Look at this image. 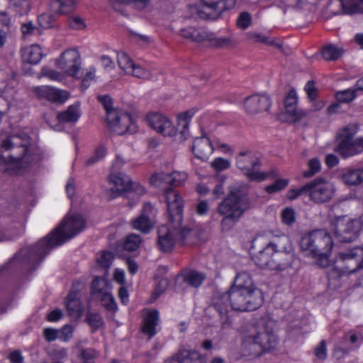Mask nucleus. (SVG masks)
<instances>
[{
	"instance_id": "f257e3e1",
	"label": "nucleus",
	"mask_w": 363,
	"mask_h": 363,
	"mask_svg": "<svg viewBox=\"0 0 363 363\" xmlns=\"http://www.w3.org/2000/svg\"><path fill=\"white\" fill-rule=\"evenodd\" d=\"M40 160V150L28 134L23 133L0 138V164L2 170L9 174H24Z\"/></svg>"
},
{
	"instance_id": "f03ea898",
	"label": "nucleus",
	"mask_w": 363,
	"mask_h": 363,
	"mask_svg": "<svg viewBox=\"0 0 363 363\" xmlns=\"http://www.w3.org/2000/svg\"><path fill=\"white\" fill-rule=\"evenodd\" d=\"M275 323L269 318H261L247 324L241 332L240 350L243 356H259L275 347L277 337L274 331Z\"/></svg>"
},
{
	"instance_id": "7ed1b4c3",
	"label": "nucleus",
	"mask_w": 363,
	"mask_h": 363,
	"mask_svg": "<svg viewBox=\"0 0 363 363\" xmlns=\"http://www.w3.org/2000/svg\"><path fill=\"white\" fill-rule=\"evenodd\" d=\"M86 225L85 220L79 213L69 212L62 223L48 236L41 239L32 251L43 259L50 251L75 237Z\"/></svg>"
},
{
	"instance_id": "20e7f679",
	"label": "nucleus",
	"mask_w": 363,
	"mask_h": 363,
	"mask_svg": "<svg viewBox=\"0 0 363 363\" xmlns=\"http://www.w3.org/2000/svg\"><path fill=\"white\" fill-rule=\"evenodd\" d=\"M333 241L330 234L323 230H315L306 233L300 240L302 254L315 260L322 268L329 266Z\"/></svg>"
},
{
	"instance_id": "39448f33",
	"label": "nucleus",
	"mask_w": 363,
	"mask_h": 363,
	"mask_svg": "<svg viewBox=\"0 0 363 363\" xmlns=\"http://www.w3.org/2000/svg\"><path fill=\"white\" fill-rule=\"evenodd\" d=\"M250 206L246 194L239 189L231 190L217 207L218 213L223 217L220 223L222 228H232Z\"/></svg>"
},
{
	"instance_id": "423d86ee",
	"label": "nucleus",
	"mask_w": 363,
	"mask_h": 363,
	"mask_svg": "<svg viewBox=\"0 0 363 363\" xmlns=\"http://www.w3.org/2000/svg\"><path fill=\"white\" fill-rule=\"evenodd\" d=\"M363 268V247H356L341 253L328 272L330 279L350 274Z\"/></svg>"
},
{
	"instance_id": "0eeeda50",
	"label": "nucleus",
	"mask_w": 363,
	"mask_h": 363,
	"mask_svg": "<svg viewBox=\"0 0 363 363\" xmlns=\"http://www.w3.org/2000/svg\"><path fill=\"white\" fill-rule=\"evenodd\" d=\"M236 0H201L200 5L189 6L191 16L201 19L217 18L223 11L230 9Z\"/></svg>"
},
{
	"instance_id": "6e6552de",
	"label": "nucleus",
	"mask_w": 363,
	"mask_h": 363,
	"mask_svg": "<svg viewBox=\"0 0 363 363\" xmlns=\"http://www.w3.org/2000/svg\"><path fill=\"white\" fill-rule=\"evenodd\" d=\"M289 242V238L284 235L275 238L264 248L252 257L253 261L257 266L262 268L278 269L279 267L274 264L272 255L274 253L286 251Z\"/></svg>"
},
{
	"instance_id": "1a4fd4ad",
	"label": "nucleus",
	"mask_w": 363,
	"mask_h": 363,
	"mask_svg": "<svg viewBox=\"0 0 363 363\" xmlns=\"http://www.w3.org/2000/svg\"><path fill=\"white\" fill-rule=\"evenodd\" d=\"M333 232L340 242H352L357 238L362 224L359 219L346 216L336 218L333 222Z\"/></svg>"
},
{
	"instance_id": "9d476101",
	"label": "nucleus",
	"mask_w": 363,
	"mask_h": 363,
	"mask_svg": "<svg viewBox=\"0 0 363 363\" xmlns=\"http://www.w3.org/2000/svg\"><path fill=\"white\" fill-rule=\"evenodd\" d=\"M56 67L67 77L78 79L82 69V57L77 48H68L55 60Z\"/></svg>"
},
{
	"instance_id": "9b49d317",
	"label": "nucleus",
	"mask_w": 363,
	"mask_h": 363,
	"mask_svg": "<svg viewBox=\"0 0 363 363\" xmlns=\"http://www.w3.org/2000/svg\"><path fill=\"white\" fill-rule=\"evenodd\" d=\"M236 164L250 181L259 182L267 179L269 176V173L258 170L260 161L251 152H240L237 157Z\"/></svg>"
},
{
	"instance_id": "f8f14e48",
	"label": "nucleus",
	"mask_w": 363,
	"mask_h": 363,
	"mask_svg": "<svg viewBox=\"0 0 363 363\" xmlns=\"http://www.w3.org/2000/svg\"><path fill=\"white\" fill-rule=\"evenodd\" d=\"M231 308L236 311H254L262 303V293L251 294L249 291L231 287L228 291Z\"/></svg>"
},
{
	"instance_id": "ddd939ff",
	"label": "nucleus",
	"mask_w": 363,
	"mask_h": 363,
	"mask_svg": "<svg viewBox=\"0 0 363 363\" xmlns=\"http://www.w3.org/2000/svg\"><path fill=\"white\" fill-rule=\"evenodd\" d=\"M108 128L115 133L123 135L133 134L138 131V125L132 116L122 111H109L106 117Z\"/></svg>"
},
{
	"instance_id": "4468645a",
	"label": "nucleus",
	"mask_w": 363,
	"mask_h": 363,
	"mask_svg": "<svg viewBox=\"0 0 363 363\" xmlns=\"http://www.w3.org/2000/svg\"><path fill=\"white\" fill-rule=\"evenodd\" d=\"M307 187L310 200L315 203L330 201L336 191L334 184L323 178H317L308 182Z\"/></svg>"
},
{
	"instance_id": "2eb2a0df",
	"label": "nucleus",
	"mask_w": 363,
	"mask_h": 363,
	"mask_svg": "<svg viewBox=\"0 0 363 363\" xmlns=\"http://www.w3.org/2000/svg\"><path fill=\"white\" fill-rule=\"evenodd\" d=\"M145 121L152 130L164 137L173 138L177 134V128L172 121L162 113H148Z\"/></svg>"
},
{
	"instance_id": "dca6fc26",
	"label": "nucleus",
	"mask_w": 363,
	"mask_h": 363,
	"mask_svg": "<svg viewBox=\"0 0 363 363\" xmlns=\"http://www.w3.org/2000/svg\"><path fill=\"white\" fill-rule=\"evenodd\" d=\"M164 196L170 221L175 223L177 228L182 220L183 199L177 191L172 188L166 190Z\"/></svg>"
},
{
	"instance_id": "f3484780",
	"label": "nucleus",
	"mask_w": 363,
	"mask_h": 363,
	"mask_svg": "<svg viewBox=\"0 0 363 363\" xmlns=\"http://www.w3.org/2000/svg\"><path fill=\"white\" fill-rule=\"evenodd\" d=\"M33 91L36 97L39 99L45 100L56 104H64L70 96L67 91L57 89L51 86H35L33 88Z\"/></svg>"
},
{
	"instance_id": "a211bd4d",
	"label": "nucleus",
	"mask_w": 363,
	"mask_h": 363,
	"mask_svg": "<svg viewBox=\"0 0 363 363\" xmlns=\"http://www.w3.org/2000/svg\"><path fill=\"white\" fill-rule=\"evenodd\" d=\"M272 106V100L267 94H256L245 99L243 108L250 115L267 111Z\"/></svg>"
},
{
	"instance_id": "6ab92c4d",
	"label": "nucleus",
	"mask_w": 363,
	"mask_h": 363,
	"mask_svg": "<svg viewBox=\"0 0 363 363\" xmlns=\"http://www.w3.org/2000/svg\"><path fill=\"white\" fill-rule=\"evenodd\" d=\"M177 226L170 221L168 225H162L158 229L157 245L162 252H170L177 242L176 231Z\"/></svg>"
},
{
	"instance_id": "aec40b11",
	"label": "nucleus",
	"mask_w": 363,
	"mask_h": 363,
	"mask_svg": "<svg viewBox=\"0 0 363 363\" xmlns=\"http://www.w3.org/2000/svg\"><path fill=\"white\" fill-rule=\"evenodd\" d=\"M108 185L113 197H117L121 193L130 191L133 187L129 177L121 172H111L108 177Z\"/></svg>"
},
{
	"instance_id": "412c9836",
	"label": "nucleus",
	"mask_w": 363,
	"mask_h": 363,
	"mask_svg": "<svg viewBox=\"0 0 363 363\" xmlns=\"http://www.w3.org/2000/svg\"><path fill=\"white\" fill-rule=\"evenodd\" d=\"M335 151L343 157H349L363 152V136L356 139L340 140Z\"/></svg>"
},
{
	"instance_id": "4be33fe9",
	"label": "nucleus",
	"mask_w": 363,
	"mask_h": 363,
	"mask_svg": "<svg viewBox=\"0 0 363 363\" xmlns=\"http://www.w3.org/2000/svg\"><path fill=\"white\" fill-rule=\"evenodd\" d=\"M213 150L212 142L205 136L196 138L191 147L195 157L203 161L207 160L210 157Z\"/></svg>"
},
{
	"instance_id": "5701e85b",
	"label": "nucleus",
	"mask_w": 363,
	"mask_h": 363,
	"mask_svg": "<svg viewBox=\"0 0 363 363\" xmlns=\"http://www.w3.org/2000/svg\"><path fill=\"white\" fill-rule=\"evenodd\" d=\"M298 96L294 89L289 91L285 99L286 112L292 118V120L298 121L306 116V113L297 106Z\"/></svg>"
},
{
	"instance_id": "b1692460",
	"label": "nucleus",
	"mask_w": 363,
	"mask_h": 363,
	"mask_svg": "<svg viewBox=\"0 0 363 363\" xmlns=\"http://www.w3.org/2000/svg\"><path fill=\"white\" fill-rule=\"evenodd\" d=\"M231 287L242 291H249L251 294L262 293L255 286L252 277L246 272H240L236 275L234 284Z\"/></svg>"
},
{
	"instance_id": "393cba45",
	"label": "nucleus",
	"mask_w": 363,
	"mask_h": 363,
	"mask_svg": "<svg viewBox=\"0 0 363 363\" xmlns=\"http://www.w3.org/2000/svg\"><path fill=\"white\" fill-rule=\"evenodd\" d=\"M159 324V313L157 311L152 310L147 311L144 318L141 328L143 334L148 336L150 339L157 333V327Z\"/></svg>"
},
{
	"instance_id": "a878e982",
	"label": "nucleus",
	"mask_w": 363,
	"mask_h": 363,
	"mask_svg": "<svg viewBox=\"0 0 363 363\" xmlns=\"http://www.w3.org/2000/svg\"><path fill=\"white\" fill-rule=\"evenodd\" d=\"M65 306L69 315L72 318H79L81 317L83 308L77 292L72 290L67 295Z\"/></svg>"
},
{
	"instance_id": "bb28decb",
	"label": "nucleus",
	"mask_w": 363,
	"mask_h": 363,
	"mask_svg": "<svg viewBox=\"0 0 363 363\" xmlns=\"http://www.w3.org/2000/svg\"><path fill=\"white\" fill-rule=\"evenodd\" d=\"M180 34L183 38L195 42H203L213 40V33L205 30L203 28L188 27L181 30Z\"/></svg>"
},
{
	"instance_id": "cd10ccee",
	"label": "nucleus",
	"mask_w": 363,
	"mask_h": 363,
	"mask_svg": "<svg viewBox=\"0 0 363 363\" xmlns=\"http://www.w3.org/2000/svg\"><path fill=\"white\" fill-rule=\"evenodd\" d=\"M21 53L22 60L31 65L39 63L43 56L41 48L35 44L22 48Z\"/></svg>"
},
{
	"instance_id": "c85d7f7f",
	"label": "nucleus",
	"mask_w": 363,
	"mask_h": 363,
	"mask_svg": "<svg viewBox=\"0 0 363 363\" xmlns=\"http://www.w3.org/2000/svg\"><path fill=\"white\" fill-rule=\"evenodd\" d=\"M172 363H205L199 352L186 350H180L172 357Z\"/></svg>"
},
{
	"instance_id": "c756f323",
	"label": "nucleus",
	"mask_w": 363,
	"mask_h": 363,
	"mask_svg": "<svg viewBox=\"0 0 363 363\" xmlns=\"http://www.w3.org/2000/svg\"><path fill=\"white\" fill-rule=\"evenodd\" d=\"M343 182L348 186H357L363 182V168H347L342 174Z\"/></svg>"
},
{
	"instance_id": "7c9ffc66",
	"label": "nucleus",
	"mask_w": 363,
	"mask_h": 363,
	"mask_svg": "<svg viewBox=\"0 0 363 363\" xmlns=\"http://www.w3.org/2000/svg\"><path fill=\"white\" fill-rule=\"evenodd\" d=\"M76 7V0H53L50 9L56 15H66L72 13Z\"/></svg>"
},
{
	"instance_id": "2f4dec72",
	"label": "nucleus",
	"mask_w": 363,
	"mask_h": 363,
	"mask_svg": "<svg viewBox=\"0 0 363 363\" xmlns=\"http://www.w3.org/2000/svg\"><path fill=\"white\" fill-rule=\"evenodd\" d=\"M154 221L147 215H140L131 221L132 228L143 233H148L154 227Z\"/></svg>"
},
{
	"instance_id": "473e14b6",
	"label": "nucleus",
	"mask_w": 363,
	"mask_h": 363,
	"mask_svg": "<svg viewBox=\"0 0 363 363\" xmlns=\"http://www.w3.org/2000/svg\"><path fill=\"white\" fill-rule=\"evenodd\" d=\"M81 113L78 105H71L67 109L57 114V119L62 123L76 122L80 118Z\"/></svg>"
},
{
	"instance_id": "72a5a7b5",
	"label": "nucleus",
	"mask_w": 363,
	"mask_h": 363,
	"mask_svg": "<svg viewBox=\"0 0 363 363\" xmlns=\"http://www.w3.org/2000/svg\"><path fill=\"white\" fill-rule=\"evenodd\" d=\"M228 291L216 296L213 299L214 308L218 311L220 315L228 313L231 307L230 298Z\"/></svg>"
},
{
	"instance_id": "f704fd0d",
	"label": "nucleus",
	"mask_w": 363,
	"mask_h": 363,
	"mask_svg": "<svg viewBox=\"0 0 363 363\" xmlns=\"http://www.w3.org/2000/svg\"><path fill=\"white\" fill-rule=\"evenodd\" d=\"M343 52L341 47L328 44L323 48L322 56L327 61H333L337 60L343 54Z\"/></svg>"
},
{
	"instance_id": "c9c22d12",
	"label": "nucleus",
	"mask_w": 363,
	"mask_h": 363,
	"mask_svg": "<svg viewBox=\"0 0 363 363\" xmlns=\"http://www.w3.org/2000/svg\"><path fill=\"white\" fill-rule=\"evenodd\" d=\"M359 130V126L357 123H350L342 127L338 130L337 140H347L353 139L354 136L357 133Z\"/></svg>"
},
{
	"instance_id": "e433bc0d",
	"label": "nucleus",
	"mask_w": 363,
	"mask_h": 363,
	"mask_svg": "<svg viewBox=\"0 0 363 363\" xmlns=\"http://www.w3.org/2000/svg\"><path fill=\"white\" fill-rule=\"evenodd\" d=\"M169 174L168 184L174 187H180L185 184L189 175L184 171L174 170Z\"/></svg>"
},
{
	"instance_id": "4c0bfd02",
	"label": "nucleus",
	"mask_w": 363,
	"mask_h": 363,
	"mask_svg": "<svg viewBox=\"0 0 363 363\" xmlns=\"http://www.w3.org/2000/svg\"><path fill=\"white\" fill-rule=\"evenodd\" d=\"M130 75L145 80H156L157 73L152 72L150 70L145 69L138 65H134L130 74Z\"/></svg>"
},
{
	"instance_id": "58836bf2",
	"label": "nucleus",
	"mask_w": 363,
	"mask_h": 363,
	"mask_svg": "<svg viewBox=\"0 0 363 363\" xmlns=\"http://www.w3.org/2000/svg\"><path fill=\"white\" fill-rule=\"evenodd\" d=\"M347 13L363 12V0H339Z\"/></svg>"
},
{
	"instance_id": "ea45409f",
	"label": "nucleus",
	"mask_w": 363,
	"mask_h": 363,
	"mask_svg": "<svg viewBox=\"0 0 363 363\" xmlns=\"http://www.w3.org/2000/svg\"><path fill=\"white\" fill-rule=\"evenodd\" d=\"M117 61L119 67L127 74H129L135 63L131 58L124 52H117Z\"/></svg>"
},
{
	"instance_id": "a19ab883",
	"label": "nucleus",
	"mask_w": 363,
	"mask_h": 363,
	"mask_svg": "<svg viewBox=\"0 0 363 363\" xmlns=\"http://www.w3.org/2000/svg\"><path fill=\"white\" fill-rule=\"evenodd\" d=\"M114 259L113 254L110 251H102L96 255V259L97 264L105 269H107L111 265Z\"/></svg>"
},
{
	"instance_id": "79ce46f5",
	"label": "nucleus",
	"mask_w": 363,
	"mask_h": 363,
	"mask_svg": "<svg viewBox=\"0 0 363 363\" xmlns=\"http://www.w3.org/2000/svg\"><path fill=\"white\" fill-rule=\"evenodd\" d=\"M354 88L338 91L335 93L336 99L340 103H349L352 101L357 96Z\"/></svg>"
},
{
	"instance_id": "37998d69",
	"label": "nucleus",
	"mask_w": 363,
	"mask_h": 363,
	"mask_svg": "<svg viewBox=\"0 0 363 363\" xmlns=\"http://www.w3.org/2000/svg\"><path fill=\"white\" fill-rule=\"evenodd\" d=\"M206 277L203 274L196 271H191L184 276V281L194 287H199L204 281Z\"/></svg>"
},
{
	"instance_id": "c03bdc74",
	"label": "nucleus",
	"mask_w": 363,
	"mask_h": 363,
	"mask_svg": "<svg viewBox=\"0 0 363 363\" xmlns=\"http://www.w3.org/2000/svg\"><path fill=\"white\" fill-rule=\"evenodd\" d=\"M198 109L196 108H191L185 111L179 113L177 115V125H189L192 118L197 113Z\"/></svg>"
},
{
	"instance_id": "a18cd8bd",
	"label": "nucleus",
	"mask_w": 363,
	"mask_h": 363,
	"mask_svg": "<svg viewBox=\"0 0 363 363\" xmlns=\"http://www.w3.org/2000/svg\"><path fill=\"white\" fill-rule=\"evenodd\" d=\"M101 301L102 305L106 310L113 313H115L118 310L117 303L111 291H104V293L101 294Z\"/></svg>"
},
{
	"instance_id": "49530a36",
	"label": "nucleus",
	"mask_w": 363,
	"mask_h": 363,
	"mask_svg": "<svg viewBox=\"0 0 363 363\" xmlns=\"http://www.w3.org/2000/svg\"><path fill=\"white\" fill-rule=\"evenodd\" d=\"M289 184L288 179H278L270 185L264 187L265 191L269 194H275L284 190Z\"/></svg>"
},
{
	"instance_id": "de8ad7c7",
	"label": "nucleus",
	"mask_w": 363,
	"mask_h": 363,
	"mask_svg": "<svg viewBox=\"0 0 363 363\" xmlns=\"http://www.w3.org/2000/svg\"><path fill=\"white\" fill-rule=\"evenodd\" d=\"M42 75L51 81H55L62 83L65 81L66 77H67L62 71H57L50 68H43L42 69Z\"/></svg>"
},
{
	"instance_id": "09e8293b",
	"label": "nucleus",
	"mask_w": 363,
	"mask_h": 363,
	"mask_svg": "<svg viewBox=\"0 0 363 363\" xmlns=\"http://www.w3.org/2000/svg\"><path fill=\"white\" fill-rule=\"evenodd\" d=\"M142 238L139 235L130 234L126 237L124 248L128 251H135L140 246Z\"/></svg>"
},
{
	"instance_id": "8fccbe9b",
	"label": "nucleus",
	"mask_w": 363,
	"mask_h": 363,
	"mask_svg": "<svg viewBox=\"0 0 363 363\" xmlns=\"http://www.w3.org/2000/svg\"><path fill=\"white\" fill-rule=\"evenodd\" d=\"M169 174L163 172L155 173L150 179V184L158 188H162L168 184Z\"/></svg>"
},
{
	"instance_id": "3c124183",
	"label": "nucleus",
	"mask_w": 363,
	"mask_h": 363,
	"mask_svg": "<svg viewBox=\"0 0 363 363\" xmlns=\"http://www.w3.org/2000/svg\"><path fill=\"white\" fill-rule=\"evenodd\" d=\"M92 288L95 293L103 294L104 291H109L111 289L110 283L106 279L96 277L92 283Z\"/></svg>"
},
{
	"instance_id": "603ef678",
	"label": "nucleus",
	"mask_w": 363,
	"mask_h": 363,
	"mask_svg": "<svg viewBox=\"0 0 363 363\" xmlns=\"http://www.w3.org/2000/svg\"><path fill=\"white\" fill-rule=\"evenodd\" d=\"M107 150L104 145L98 146L93 155L86 161V165H91L102 160L106 155Z\"/></svg>"
},
{
	"instance_id": "864d4df0",
	"label": "nucleus",
	"mask_w": 363,
	"mask_h": 363,
	"mask_svg": "<svg viewBox=\"0 0 363 363\" xmlns=\"http://www.w3.org/2000/svg\"><path fill=\"white\" fill-rule=\"evenodd\" d=\"M281 218L283 223L286 225H291L296 221V211L292 207L284 208L281 213Z\"/></svg>"
},
{
	"instance_id": "5fc2aeb1",
	"label": "nucleus",
	"mask_w": 363,
	"mask_h": 363,
	"mask_svg": "<svg viewBox=\"0 0 363 363\" xmlns=\"http://www.w3.org/2000/svg\"><path fill=\"white\" fill-rule=\"evenodd\" d=\"M308 169L303 172L304 177H311L318 173L321 168L320 160L317 158H313L308 162Z\"/></svg>"
},
{
	"instance_id": "6e6d98bb",
	"label": "nucleus",
	"mask_w": 363,
	"mask_h": 363,
	"mask_svg": "<svg viewBox=\"0 0 363 363\" xmlns=\"http://www.w3.org/2000/svg\"><path fill=\"white\" fill-rule=\"evenodd\" d=\"M55 16L57 15L54 13H45L40 14L38 18L39 25L43 28H50L55 19Z\"/></svg>"
},
{
	"instance_id": "4d7b16f0",
	"label": "nucleus",
	"mask_w": 363,
	"mask_h": 363,
	"mask_svg": "<svg viewBox=\"0 0 363 363\" xmlns=\"http://www.w3.org/2000/svg\"><path fill=\"white\" fill-rule=\"evenodd\" d=\"M211 167L217 171L221 172L230 167V161L222 157H216L211 162Z\"/></svg>"
},
{
	"instance_id": "13d9d810",
	"label": "nucleus",
	"mask_w": 363,
	"mask_h": 363,
	"mask_svg": "<svg viewBox=\"0 0 363 363\" xmlns=\"http://www.w3.org/2000/svg\"><path fill=\"white\" fill-rule=\"evenodd\" d=\"M252 23L251 15L248 12L241 13L237 19V26L242 30L247 29Z\"/></svg>"
},
{
	"instance_id": "bf43d9fd",
	"label": "nucleus",
	"mask_w": 363,
	"mask_h": 363,
	"mask_svg": "<svg viewBox=\"0 0 363 363\" xmlns=\"http://www.w3.org/2000/svg\"><path fill=\"white\" fill-rule=\"evenodd\" d=\"M68 26L75 30H82L86 27V24L82 18L78 16H70L67 19Z\"/></svg>"
},
{
	"instance_id": "052dcab7",
	"label": "nucleus",
	"mask_w": 363,
	"mask_h": 363,
	"mask_svg": "<svg viewBox=\"0 0 363 363\" xmlns=\"http://www.w3.org/2000/svg\"><path fill=\"white\" fill-rule=\"evenodd\" d=\"M119 2L126 4H132L138 11L145 9L150 4V0H118Z\"/></svg>"
},
{
	"instance_id": "680f3d73",
	"label": "nucleus",
	"mask_w": 363,
	"mask_h": 363,
	"mask_svg": "<svg viewBox=\"0 0 363 363\" xmlns=\"http://www.w3.org/2000/svg\"><path fill=\"white\" fill-rule=\"evenodd\" d=\"M97 354L98 353L95 350L87 348L82 351L81 359L83 363H94Z\"/></svg>"
},
{
	"instance_id": "e2e57ef3",
	"label": "nucleus",
	"mask_w": 363,
	"mask_h": 363,
	"mask_svg": "<svg viewBox=\"0 0 363 363\" xmlns=\"http://www.w3.org/2000/svg\"><path fill=\"white\" fill-rule=\"evenodd\" d=\"M73 333V326L71 325H65L59 330V339L63 342H67L72 338Z\"/></svg>"
},
{
	"instance_id": "0e129e2a",
	"label": "nucleus",
	"mask_w": 363,
	"mask_h": 363,
	"mask_svg": "<svg viewBox=\"0 0 363 363\" xmlns=\"http://www.w3.org/2000/svg\"><path fill=\"white\" fill-rule=\"evenodd\" d=\"M303 194H308L307 184L298 189H291L287 191L286 198L293 201Z\"/></svg>"
},
{
	"instance_id": "69168bd1",
	"label": "nucleus",
	"mask_w": 363,
	"mask_h": 363,
	"mask_svg": "<svg viewBox=\"0 0 363 363\" xmlns=\"http://www.w3.org/2000/svg\"><path fill=\"white\" fill-rule=\"evenodd\" d=\"M96 74V69L90 67L86 72L82 81V87L83 89H86L89 87L91 82L94 80Z\"/></svg>"
},
{
	"instance_id": "338daca9",
	"label": "nucleus",
	"mask_w": 363,
	"mask_h": 363,
	"mask_svg": "<svg viewBox=\"0 0 363 363\" xmlns=\"http://www.w3.org/2000/svg\"><path fill=\"white\" fill-rule=\"evenodd\" d=\"M168 285L169 281L167 279H162L159 281L153 293L155 300L166 291Z\"/></svg>"
},
{
	"instance_id": "774afa93",
	"label": "nucleus",
	"mask_w": 363,
	"mask_h": 363,
	"mask_svg": "<svg viewBox=\"0 0 363 363\" xmlns=\"http://www.w3.org/2000/svg\"><path fill=\"white\" fill-rule=\"evenodd\" d=\"M87 320L90 326L95 329L99 328L103 323L102 318L98 313H89Z\"/></svg>"
}]
</instances>
